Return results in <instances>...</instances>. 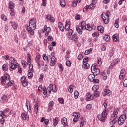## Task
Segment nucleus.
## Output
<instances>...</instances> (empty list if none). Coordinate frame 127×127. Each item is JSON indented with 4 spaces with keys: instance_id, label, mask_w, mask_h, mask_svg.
I'll return each mask as SVG.
<instances>
[{
    "instance_id": "1",
    "label": "nucleus",
    "mask_w": 127,
    "mask_h": 127,
    "mask_svg": "<svg viewBox=\"0 0 127 127\" xmlns=\"http://www.w3.org/2000/svg\"><path fill=\"white\" fill-rule=\"evenodd\" d=\"M29 26L26 27V30L31 35H34V31L36 28V20L32 19L29 21Z\"/></svg>"
},
{
    "instance_id": "2",
    "label": "nucleus",
    "mask_w": 127,
    "mask_h": 127,
    "mask_svg": "<svg viewBox=\"0 0 127 127\" xmlns=\"http://www.w3.org/2000/svg\"><path fill=\"white\" fill-rule=\"evenodd\" d=\"M11 58L9 61V67L10 71H12V70H15L16 68H18L19 67V64L17 63V61L16 60L15 58L13 57H11Z\"/></svg>"
},
{
    "instance_id": "3",
    "label": "nucleus",
    "mask_w": 127,
    "mask_h": 127,
    "mask_svg": "<svg viewBox=\"0 0 127 127\" xmlns=\"http://www.w3.org/2000/svg\"><path fill=\"white\" fill-rule=\"evenodd\" d=\"M107 117H108V112L107 109H104L101 114H98L97 116L98 120L103 122H106Z\"/></svg>"
},
{
    "instance_id": "4",
    "label": "nucleus",
    "mask_w": 127,
    "mask_h": 127,
    "mask_svg": "<svg viewBox=\"0 0 127 127\" xmlns=\"http://www.w3.org/2000/svg\"><path fill=\"white\" fill-rule=\"evenodd\" d=\"M110 12L107 11L106 13H103L101 15V18L103 20V22L105 24H108L109 21H110V17H109Z\"/></svg>"
},
{
    "instance_id": "5",
    "label": "nucleus",
    "mask_w": 127,
    "mask_h": 127,
    "mask_svg": "<svg viewBox=\"0 0 127 127\" xmlns=\"http://www.w3.org/2000/svg\"><path fill=\"white\" fill-rule=\"evenodd\" d=\"M119 111L118 109H115L113 113L111 114V118L110 120H112L111 121V123L113 124V125H115L116 123H117V118L118 116V111Z\"/></svg>"
},
{
    "instance_id": "6",
    "label": "nucleus",
    "mask_w": 127,
    "mask_h": 127,
    "mask_svg": "<svg viewBox=\"0 0 127 127\" xmlns=\"http://www.w3.org/2000/svg\"><path fill=\"white\" fill-rule=\"evenodd\" d=\"M41 58V56H40V54L37 55L35 58V61L38 64V67L40 69L41 68V66H44L43 61H41L40 59Z\"/></svg>"
},
{
    "instance_id": "7",
    "label": "nucleus",
    "mask_w": 127,
    "mask_h": 127,
    "mask_svg": "<svg viewBox=\"0 0 127 127\" xmlns=\"http://www.w3.org/2000/svg\"><path fill=\"white\" fill-rule=\"evenodd\" d=\"M27 62L29 64V70L31 72H33V65L31 64V55L27 54Z\"/></svg>"
},
{
    "instance_id": "8",
    "label": "nucleus",
    "mask_w": 127,
    "mask_h": 127,
    "mask_svg": "<svg viewBox=\"0 0 127 127\" xmlns=\"http://www.w3.org/2000/svg\"><path fill=\"white\" fill-rule=\"evenodd\" d=\"M91 70L92 73H93V74H94L95 76H99V74L101 73L100 69L96 68V65L94 64L91 66Z\"/></svg>"
},
{
    "instance_id": "9",
    "label": "nucleus",
    "mask_w": 127,
    "mask_h": 127,
    "mask_svg": "<svg viewBox=\"0 0 127 127\" xmlns=\"http://www.w3.org/2000/svg\"><path fill=\"white\" fill-rule=\"evenodd\" d=\"M10 76L6 74L4 75L3 76H2L1 77V83L2 84V85H3V84H4V83H5V84H6V83H7V82H8V81H9V80H10Z\"/></svg>"
},
{
    "instance_id": "10",
    "label": "nucleus",
    "mask_w": 127,
    "mask_h": 127,
    "mask_svg": "<svg viewBox=\"0 0 127 127\" xmlns=\"http://www.w3.org/2000/svg\"><path fill=\"white\" fill-rule=\"evenodd\" d=\"M79 26H81V27H84V30L86 29V30H89V31H91L93 30V27H92L90 25H86V21H83L81 22V25Z\"/></svg>"
},
{
    "instance_id": "11",
    "label": "nucleus",
    "mask_w": 127,
    "mask_h": 127,
    "mask_svg": "<svg viewBox=\"0 0 127 127\" xmlns=\"http://www.w3.org/2000/svg\"><path fill=\"white\" fill-rule=\"evenodd\" d=\"M126 119H127L126 116L123 115H121L118 119L119 125H123V124L125 123V121H126Z\"/></svg>"
},
{
    "instance_id": "12",
    "label": "nucleus",
    "mask_w": 127,
    "mask_h": 127,
    "mask_svg": "<svg viewBox=\"0 0 127 127\" xmlns=\"http://www.w3.org/2000/svg\"><path fill=\"white\" fill-rule=\"evenodd\" d=\"M73 117H75L73 119V122L77 123L79 121V118H80V113L77 112H74L72 114Z\"/></svg>"
},
{
    "instance_id": "13",
    "label": "nucleus",
    "mask_w": 127,
    "mask_h": 127,
    "mask_svg": "<svg viewBox=\"0 0 127 127\" xmlns=\"http://www.w3.org/2000/svg\"><path fill=\"white\" fill-rule=\"evenodd\" d=\"M76 31L78 34H80V35L81 34H83V31L82 30H85L84 27H82V26L76 25Z\"/></svg>"
},
{
    "instance_id": "14",
    "label": "nucleus",
    "mask_w": 127,
    "mask_h": 127,
    "mask_svg": "<svg viewBox=\"0 0 127 127\" xmlns=\"http://www.w3.org/2000/svg\"><path fill=\"white\" fill-rule=\"evenodd\" d=\"M79 125L80 127H84V126L86 125V120L85 118L81 117L79 119Z\"/></svg>"
},
{
    "instance_id": "15",
    "label": "nucleus",
    "mask_w": 127,
    "mask_h": 127,
    "mask_svg": "<svg viewBox=\"0 0 127 127\" xmlns=\"http://www.w3.org/2000/svg\"><path fill=\"white\" fill-rule=\"evenodd\" d=\"M86 100L87 101H92V100H94V98H95L94 95H92L89 92H88L87 93H86Z\"/></svg>"
},
{
    "instance_id": "16",
    "label": "nucleus",
    "mask_w": 127,
    "mask_h": 127,
    "mask_svg": "<svg viewBox=\"0 0 127 127\" xmlns=\"http://www.w3.org/2000/svg\"><path fill=\"white\" fill-rule=\"evenodd\" d=\"M126 75V71L124 69H122L120 71V74L119 75L120 80H123L125 78Z\"/></svg>"
},
{
    "instance_id": "17",
    "label": "nucleus",
    "mask_w": 127,
    "mask_h": 127,
    "mask_svg": "<svg viewBox=\"0 0 127 127\" xmlns=\"http://www.w3.org/2000/svg\"><path fill=\"white\" fill-rule=\"evenodd\" d=\"M103 96H110L112 95V92L109 89H104L102 92Z\"/></svg>"
},
{
    "instance_id": "18",
    "label": "nucleus",
    "mask_w": 127,
    "mask_h": 127,
    "mask_svg": "<svg viewBox=\"0 0 127 127\" xmlns=\"http://www.w3.org/2000/svg\"><path fill=\"white\" fill-rule=\"evenodd\" d=\"M14 84L13 80H10V79L5 85V88H8V87H11Z\"/></svg>"
},
{
    "instance_id": "19",
    "label": "nucleus",
    "mask_w": 127,
    "mask_h": 127,
    "mask_svg": "<svg viewBox=\"0 0 127 127\" xmlns=\"http://www.w3.org/2000/svg\"><path fill=\"white\" fill-rule=\"evenodd\" d=\"M58 28L61 30V31H62V32H64L65 30V28H64V26L63 25V24L61 22L58 23Z\"/></svg>"
},
{
    "instance_id": "20",
    "label": "nucleus",
    "mask_w": 127,
    "mask_h": 127,
    "mask_svg": "<svg viewBox=\"0 0 127 127\" xmlns=\"http://www.w3.org/2000/svg\"><path fill=\"white\" fill-rule=\"evenodd\" d=\"M54 105V102H53V101H51L49 102L48 106V110L49 111H51L52 110V108H53Z\"/></svg>"
},
{
    "instance_id": "21",
    "label": "nucleus",
    "mask_w": 127,
    "mask_h": 127,
    "mask_svg": "<svg viewBox=\"0 0 127 127\" xmlns=\"http://www.w3.org/2000/svg\"><path fill=\"white\" fill-rule=\"evenodd\" d=\"M82 67V69L88 70L90 69V64H89L88 63L83 64Z\"/></svg>"
},
{
    "instance_id": "22",
    "label": "nucleus",
    "mask_w": 127,
    "mask_h": 127,
    "mask_svg": "<svg viewBox=\"0 0 127 127\" xmlns=\"http://www.w3.org/2000/svg\"><path fill=\"white\" fill-rule=\"evenodd\" d=\"M2 69L4 72H6L8 70V65L7 64H4L2 66Z\"/></svg>"
},
{
    "instance_id": "23",
    "label": "nucleus",
    "mask_w": 127,
    "mask_h": 127,
    "mask_svg": "<svg viewBox=\"0 0 127 127\" xmlns=\"http://www.w3.org/2000/svg\"><path fill=\"white\" fill-rule=\"evenodd\" d=\"M60 4L62 7H65L66 6L65 0H60Z\"/></svg>"
},
{
    "instance_id": "24",
    "label": "nucleus",
    "mask_w": 127,
    "mask_h": 127,
    "mask_svg": "<svg viewBox=\"0 0 127 127\" xmlns=\"http://www.w3.org/2000/svg\"><path fill=\"white\" fill-rule=\"evenodd\" d=\"M113 41L117 42V41H119V35L118 34H115L113 36Z\"/></svg>"
},
{
    "instance_id": "25",
    "label": "nucleus",
    "mask_w": 127,
    "mask_h": 127,
    "mask_svg": "<svg viewBox=\"0 0 127 127\" xmlns=\"http://www.w3.org/2000/svg\"><path fill=\"white\" fill-rule=\"evenodd\" d=\"M119 62H120V60L118 59H114L112 61L111 65L115 66V65H116V64H118V63H119Z\"/></svg>"
},
{
    "instance_id": "26",
    "label": "nucleus",
    "mask_w": 127,
    "mask_h": 127,
    "mask_svg": "<svg viewBox=\"0 0 127 127\" xmlns=\"http://www.w3.org/2000/svg\"><path fill=\"white\" fill-rule=\"evenodd\" d=\"M96 75L93 74H90L88 76V79L90 82H92V81H94V79H95V76Z\"/></svg>"
},
{
    "instance_id": "27",
    "label": "nucleus",
    "mask_w": 127,
    "mask_h": 127,
    "mask_svg": "<svg viewBox=\"0 0 127 127\" xmlns=\"http://www.w3.org/2000/svg\"><path fill=\"white\" fill-rule=\"evenodd\" d=\"M97 30L100 31V33H104V27L102 26H97Z\"/></svg>"
},
{
    "instance_id": "28",
    "label": "nucleus",
    "mask_w": 127,
    "mask_h": 127,
    "mask_svg": "<svg viewBox=\"0 0 127 127\" xmlns=\"http://www.w3.org/2000/svg\"><path fill=\"white\" fill-rule=\"evenodd\" d=\"M21 116L23 120H26L27 118L28 119L29 118L28 115H27V114L25 113H22L21 114Z\"/></svg>"
},
{
    "instance_id": "29",
    "label": "nucleus",
    "mask_w": 127,
    "mask_h": 127,
    "mask_svg": "<svg viewBox=\"0 0 127 127\" xmlns=\"http://www.w3.org/2000/svg\"><path fill=\"white\" fill-rule=\"evenodd\" d=\"M67 118L65 117L63 118L61 120V123L63 125H66V124H67Z\"/></svg>"
},
{
    "instance_id": "30",
    "label": "nucleus",
    "mask_w": 127,
    "mask_h": 127,
    "mask_svg": "<svg viewBox=\"0 0 127 127\" xmlns=\"http://www.w3.org/2000/svg\"><path fill=\"white\" fill-rule=\"evenodd\" d=\"M10 23H11V26L14 29H17L18 26L15 22H10Z\"/></svg>"
},
{
    "instance_id": "31",
    "label": "nucleus",
    "mask_w": 127,
    "mask_h": 127,
    "mask_svg": "<svg viewBox=\"0 0 127 127\" xmlns=\"http://www.w3.org/2000/svg\"><path fill=\"white\" fill-rule=\"evenodd\" d=\"M53 125L55 127L56 126V125H57V124H58V118H57V117H55V118H54V119L53 120Z\"/></svg>"
},
{
    "instance_id": "32",
    "label": "nucleus",
    "mask_w": 127,
    "mask_h": 127,
    "mask_svg": "<svg viewBox=\"0 0 127 127\" xmlns=\"http://www.w3.org/2000/svg\"><path fill=\"white\" fill-rule=\"evenodd\" d=\"M14 5H15V4L12 1H10L9 3V7L10 9H13V8H14Z\"/></svg>"
},
{
    "instance_id": "33",
    "label": "nucleus",
    "mask_w": 127,
    "mask_h": 127,
    "mask_svg": "<svg viewBox=\"0 0 127 127\" xmlns=\"http://www.w3.org/2000/svg\"><path fill=\"white\" fill-rule=\"evenodd\" d=\"M65 29L66 30H69L70 29V24H69V21H66Z\"/></svg>"
},
{
    "instance_id": "34",
    "label": "nucleus",
    "mask_w": 127,
    "mask_h": 127,
    "mask_svg": "<svg viewBox=\"0 0 127 127\" xmlns=\"http://www.w3.org/2000/svg\"><path fill=\"white\" fill-rule=\"evenodd\" d=\"M99 85H94L92 87V91H94V92H97L98 90H99Z\"/></svg>"
},
{
    "instance_id": "35",
    "label": "nucleus",
    "mask_w": 127,
    "mask_h": 127,
    "mask_svg": "<svg viewBox=\"0 0 127 127\" xmlns=\"http://www.w3.org/2000/svg\"><path fill=\"white\" fill-rule=\"evenodd\" d=\"M71 36H72V40H73V41H74L75 42H77V40H78V37L77 36V34H74L73 35Z\"/></svg>"
},
{
    "instance_id": "36",
    "label": "nucleus",
    "mask_w": 127,
    "mask_h": 127,
    "mask_svg": "<svg viewBox=\"0 0 127 127\" xmlns=\"http://www.w3.org/2000/svg\"><path fill=\"white\" fill-rule=\"evenodd\" d=\"M103 39H104V40H105V41L109 42V41H110V36H109L108 35H105L103 37Z\"/></svg>"
},
{
    "instance_id": "37",
    "label": "nucleus",
    "mask_w": 127,
    "mask_h": 127,
    "mask_svg": "<svg viewBox=\"0 0 127 127\" xmlns=\"http://www.w3.org/2000/svg\"><path fill=\"white\" fill-rule=\"evenodd\" d=\"M44 29L46 32L49 33L50 32V31H51V29L50 28V27H47V26H46V25L44 27Z\"/></svg>"
},
{
    "instance_id": "38",
    "label": "nucleus",
    "mask_w": 127,
    "mask_h": 127,
    "mask_svg": "<svg viewBox=\"0 0 127 127\" xmlns=\"http://www.w3.org/2000/svg\"><path fill=\"white\" fill-rule=\"evenodd\" d=\"M34 110L35 111L36 114H37L38 113V103H37L34 105Z\"/></svg>"
},
{
    "instance_id": "39",
    "label": "nucleus",
    "mask_w": 127,
    "mask_h": 127,
    "mask_svg": "<svg viewBox=\"0 0 127 127\" xmlns=\"http://www.w3.org/2000/svg\"><path fill=\"white\" fill-rule=\"evenodd\" d=\"M97 63L98 66H101V65H102V59L100 57H97Z\"/></svg>"
},
{
    "instance_id": "40",
    "label": "nucleus",
    "mask_w": 127,
    "mask_h": 127,
    "mask_svg": "<svg viewBox=\"0 0 127 127\" xmlns=\"http://www.w3.org/2000/svg\"><path fill=\"white\" fill-rule=\"evenodd\" d=\"M58 101L59 102L60 104H62L63 105H64L65 103V101L64 100V99L62 98H59L58 99Z\"/></svg>"
},
{
    "instance_id": "41",
    "label": "nucleus",
    "mask_w": 127,
    "mask_h": 127,
    "mask_svg": "<svg viewBox=\"0 0 127 127\" xmlns=\"http://www.w3.org/2000/svg\"><path fill=\"white\" fill-rule=\"evenodd\" d=\"M22 37L24 39H26L27 36H26V31H24L21 33Z\"/></svg>"
},
{
    "instance_id": "42",
    "label": "nucleus",
    "mask_w": 127,
    "mask_h": 127,
    "mask_svg": "<svg viewBox=\"0 0 127 127\" xmlns=\"http://www.w3.org/2000/svg\"><path fill=\"white\" fill-rule=\"evenodd\" d=\"M52 91L54 93H56V92H57V89H56V86L55 85V84H52Z\"/></svg>"
},
{
    "instance_id": "43",
    "label": "nucleus",
    "mask_w": 127,
    "mask_h": 127,
    "mask_svg": "<svg viewBox=\"0 0 127 127\" xmlns=\"http://www.w3.org/2000/svg\"><path fill=\"white\" fill-rule=\"evenodd\" d=\"M114 51H115V49L114 48H112L109 51V56H110V57H112V56H113V55H114Z\"/></svg>"
},
{
    "instance_id": "44",
    "label": "nucleus",
    "mask_w": 127,
    "mask_h": 127,
    "mask_svg": "<svg viewBox=\"0 0 127 127\" xmlns=\"http://www.w3.org/2000/svg\"><path fill=\"white\" fill-rule=\"evenodd\" d=\"M68 34H69V36L68 37V38H69V39H71V35H73V30L72 29H69L68 30Z\"/></svg>"
},
{
    "instance_id": "45",
    "label": "nucleus",
    "mask_w": 127,
    "mask_h": 127,
    "mask_svg": "<svg viewBox=\"0 0 127 127\" xmlns=\"http://www.w3.org/2000/svg\"><path fill=\"white\" fill-rule=\"evenodd\" d=\"M58 66L59 68L60 69V72H62V71H63V69H64V67L63 65H62V64H58Z\"/></svg>"
},
{
    "instance_id": "46",
    "label": "nucleus",
    "mask_w": 127,
    "mask_h": 127,
    "mask_svg": "<svg viewBox=\"0 0 127 127\" xmlns=\"http://www.w3.org/2000/svg\"><path fill=\"white\" fill-rule=\"evenodd\" d=\"M72 7H76L77 5H78V2L76 1L75 0H73L72 1V4H71Z\"/></svg>"
},
{
    "instance_id": "47",
    "label": "nucleus",
    "mask_w": 127,
    "mask_h": 127,
    "mask_svg": "<svg viewBox=\"0 0 127 127\" xmlns=\"http://www.w3.org/2000/svg\"><path fill=\"white\" fill-rule=\"evenodd\" d=\"M68 91L70 94H72V93H73L74 89H73V85H72L69 86Z\"/></svg>"
},
{
    "instance_id": "48",
    "label": "nucleus",
    "mask_w": 127,
    "mask_h": 127,
    "mask_svg": "<svg viewBox=\"0 0 127 127\" xmlns=\"http://www.w3.org/2000/svg\"><path fill=\"white\" fill-rule=\"evenodd\" d=\"M1 18L2 20H4V21H7V17L4 14L1 15Z\"/></svg>"
},
{
    "instance_id": "49",
    "label": "nucleus",
    "mask_w": 127,
    "mask_h": 127,
    "mask_svg": "<svg viewBox=\"0 0 127 127\" xmlns=\"http://www.w3.org/2000/svg\"><path fill=\"white\" fill-rule=\"evenodd\" d=\"M1 100L3 101V102H6V101H7V96L6 95L2 96Z\"/></svg>"
},
{
    "instance_id": "50",
    "label": "nucleus",
    "mask_w": 127,
    "mask_h": 127,
    "mask_svg": "<svg viewBox=\"0 0 127 127\" xmlns=\"http://www.w3.org/2000/svg\"><path fill=\"white\" fill-rule=\"evenodd\" d=\"M33 71H29V73H28V77L29 79H31L32 77H33V74L32 73Z\"/></svg>"
},
{
    "instance_id": "51",
    "label": "nucleus",
    "mask_w": 127,
    "mask_h": 127,
    "mask_svg": "<svg viewBox=\"0 0 127 127\" xmlns=\"http://www.w3.org/2000/svg\"><path fill=\"white\" fill-rule=\"evenodd\" d=\"M123 116H124L125 117H126V119H127V108H126L123 111Z\"/></svg>"
},
{
    "instance_id": "52",
    "label": "nucleus",
    "mask_w": 127,
    "mask_h": 127,
    "mask_svg": "<svg viewBox=\"0 0 127 127\" xmlns=\"http://www.w3.org/2000/svg\"><path fill=\"white\" fill-rule=\"evenodd\" d=\"M0 116L2 118H5L6 117V115L5 114H4V112L3 111H0Z\"/></svg>"
},
{
    "instance_id": "53",
    "label": "nucleus",
    "mask_w": 127,
    "mask_h": 127,
    "mask_svg": "<svg viewBox=\"0 0 127 127\" xmlns=\"http://www.w3.org/2000/svg\"><path fill=\"white\" fill-rule=\"evenodd\" d=\"M22 83L23 87H27V86H28V81H27V80H26L25 81H23Z\"/></svg>"
},
{
    "instance_id": "54",
    "label": "nucleus",
    "mask_w": 127,
    "mask_h": 127,
    "mask_svg": "<svg viewBox=\"0 0 127 127\" xmlns=\"http://www.w3.org/2000/svg\"><path fill=\"white\" fill-rule=\"evenodd\" d=\"M79 97V92H78L77 91H75L74 92V98L75 99H78Z\"/></svg>"
},
{
    "instance_id": "55",
    "label": "nucleus",
    "mask_w": 127,
    "mask_h": 127,
    "mask_svg": "<svg viewBox=\"0 0 127 127\" xmlns=\"http://www.w3.org/2000/svg\"><path fill=\"white\" fill-rule=\"evenodd\" d=\"M95 7H96V5L93 3H92L89 6V8H90V9H95Z\"/></svg>"
},
{
    "instance_id": "56",
    "label": "nucleus",
    "mask_w": 127,
    "mask_h": 127,
    "mask_svg": "<svg viewBox=\"0 0 127 127\" xmlns=\"http://www.w3.org/2000/svg\"><path fill=\"white\" fill-rule=\"evenodd\" d=\"M44 77V75L43 74V73H42L40 74V76L39 78V82H40L41 83V82H42V81H43Z\"/></svg>"
},
{
    "instance_id": "57",
    "label": "nucleus",
    "mask_w": 127,
    "mask_h": 127,
    "mask_svg": "<svg viewBox=\"0 0 127 127\" xmlns=\"http://www.w3.org/2000/svg\"><path fill=\"white\" fill-rule=\"evenodd\" d=\"M66 65L67 66V67H70L72 65V62H71L70 61H67L66 62Z\"/></svg>"
},
{
    "instance_id": "58",
    "label": "nucleus",
    "mask_w": 127,
    "mask_h": 127,
    "mask_svg": "<svg viewBox=\"0 0 127 127\" xmlns=\"http://www.w3.org/2000/svg\"><path fill=\"white\" fill-rule=\"evenodd\" d=\"M88 61H89V58H85L83 60V64L88 63Z\"/></svg>"
},
{
    "instance_id": "59",
    "label": "nucleus",
    "mask_w": 127,
    "mask_h": 127,
    "mask_svg": "<svg viewBox=\"0 0 127 127\" xmlns=\"http://www.w3.org/2000/svg\"><path fill=\"white\" fill-rule=\"evenodd\" d=\"M43 91H44L43 92V95H46V94H47V91L46 90V87L45 86H44L43 88H42Z\"/></svg>"
},
{
    "instance_id": "60",
    "label": "nucleus",
    "mask_w": 127,
    "mask_h": 127,
    "mask_svg": "<svg viewBox=\"0 0 127 127\" xmlns=\"http://www.w3.org/2000/svg\"><path fill=\"white\" fill-rule=\"evenodd\" d=\"M123 86L125 88H127V79H126L124 80V81L123 82Z\"/></svg>"
},
{
    "instance_id": "61",
    "label": "nucleus",
    "mask_w": 127,
    "mask_h": 127,
    "mask_svg": "<svg viewBox=\"0 0 127 127\" xmlns=\"http://www.w3.org/2000/svg\"><path fill=\"white\" fill-rule=\"evenodd\" d=\"M93 96H95V97H99V96H100V92H99V91H95Z\"/></svg>"
},
{
    "instance_id": "62",
    "label": "nucleus",
    "mask_w": 127,
    "mask_h": 127,
    "mask_svg": "<svg viewBox=\"0 0 127 127\" xmlns=\"http://www.w3.org/2000/svg\"><path fill=\"white\" fill-rule=\"evenodd\" d=\"M25 81H26V77H25V76H23L21 78V82L22 83L23 82H25Z\"/></svg>"
},
{
    "instance_id": "63",
    "label": "nucleus",
    "mask_w": 127,
    "mask_h": 127,
    "mask_svg": "<svg viewBox=\"0 0 127 127\" xmlns=\"http://www.w3.org/2000/svg\"><path fill=\"white\" fill-rule=\"evenodd\" d=\"M32 43H33V41L31 40V41H29L27 44V46L28 47H30V46H31V45H32Z\"/></svg>"
},
{
    "instance_id": "64",
    "label": "nucleus",
    "mask_w": 127,
    "mask_h": 127,
    "mask_svg": "<svg viewBox=\"0 0 127 127\" xmlns=\"http://www.w3.org/2000/svg\"><path fill=\"white\" fill-rule=\"evenodd\" d=\"M43 58L44 60H47L48 59V57L46 56V54H44L43 55Z\"/></svg>"
}]
</instances>
